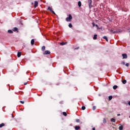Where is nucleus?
Masks as SVG:
<instances>
[{
    "label": "nucleus",
    "instance_id": "obj_1",
    "mask_svg": "<svg viewBox=\"0 0 130 130\" xmlns=\"http://www.w3.org/2000/svg\"><path fill=\"white\" fill-rule=\"evenodd\" d=\"M72 19H73V17L72 16V15L69 14V17H67L66 20L67 22H71V20H72Z\"/></svg>",
    "mask_w": 130,
    "mask_h": 130
},
{
    "label": "nucleus",
    "instance_id": "obj_2",
    "mask_svg": "<svg viewBox=\"0 0 130 130\" xmlns=\"http://www.w3.org/2000/svg\"><path fill=\"white\" fill-rule=\"evenodd\" d=\"M47 10L50 11L51 12V13H52V14H53V15H56L55 12H54V11H53V10H52V8L49 7L48 8Z\"/></svg>",
    "mask_w": 130,
    "mask_h": 130
},
{
    "label": "nucleus",
    "instance_id": "obj_3",
    "mask_svg": "<svg viewBox=\"0 0 130 130\" xmlns=\"http://www.w3.org/2000/svg\"><path fill=\"white\" fill-rule=\"evenodd\" d=\"M88 2L89 9H91V8H92V7H93V6L91 5H92V0H88Z\"/></svg>",
    "mask_w": 130,
    "mask_h": 130
},
{
    "label": "nucleus",
    "instance_id": "obj_4",
    "mask_svg": "<svg viewBox=\"0 0 130 130\" xmlns=\"http://www.w3.org/2000/svg\"><path fill=\"white\" fill-rule=\"evenodd\" d=\"M122 58L123 59H125V58H127V55L125 53L124 54H122Z\"/></svg>",
    "mask_w": 130,
    "mask_h": 130
},
{
    "label": "nucleus",
    "instance_id": "obj_5",
    "mask_svg": "<svg viewBox=\"0 0 130 130\" xmlns=\"http://www.w3.org/2000/svg\"><path fill=\"white\" fill-rule=\"evenodd\" d=\"M43 54L46 55V54H50V51L48 50H46L45 52H44Z\"/></svg>",
    "mask_w": 130,
    "mask_h": 130
},
{
    "label": "nucleus",
    "instance_id": "obj_6",
    "mask_svg": "<svg viewBox=\"0 0 130 130\" xmlns=\"http://www.w3.org/2000/svg\"><path fill=\"white\" fill-rule=\"evenodd\" d=\"M37 7H38V2L35 1L34 8H37Z\"/></svg>",
    "mask_w": 130,
    "mask_h": 130
},
{
    "label": "nucleus",
    "instance_id": "obj_7",
    "mask_svg": "<svg viewBox=\"0 0 130 130\" xmlns=\"http://www.w3.org/2000/svg\"><path fill=\"white\" fill-rule=\"evenodd\" d=\"M78 7L80 8V7H82V2H81V1L78 2Z\"/></svg>",
    "mask_w": 130,
    "mask_h": 130
},
{
    "label": "nucleus",
    "instance_id": "obj_8",
    "mask_svg": "<svg viewBox=\"0 0 130 130\" xmlns=\"http://www.w3.org/2000/svg\"><path fill=\"white\" fill-rule=\"evenodd\" d=\"M80 128H81V127H80V126H75V129L76 130L80 129Z\"/></svg>",
    "mask_w": 130,
    "mask_h": 130
},
{
    "label": "nucleus",
    "instance_id": "obj_9",
    "mask_svg": "<svg viewBox=\"0 0 130 130\" xmlns=\"http://www.w3.org/2000/svg\"><path fill=\"white\" fill-rule=\"evenodd\" d=\"M103 38L104 39H105V40H106V42H108V39L107 38V37L104 36V37H103Z\"/></svg>",
    "mask_w": 130,
    "mask_h": 130
},
{
    "label": "nucleus",
    "instance_id": "obj_10",
    "mask_svg": "<svg viewBox=\"0 0 130 130\" xmlns=\"http://www.w3.org/2000/svg\"><path fill=\"white\" fill-rule=\"evenodd\" d=\"M110 32H112V33H113V34H115L116 33H117V31H113V30H112V29L110 30Z\"/></svg>",
    "mask_w": 130,
    "mask_h": 130
},
{
    "label": "nucleus",
    "instance_id": "obj_11",
    "mask_svg": "<svg viewBox=\"0 0 130 130\" xmlns=\"http://www.w3.org/2000/svg\"><path fill=\"white\" fill-rule=\"evenodd\" d=\"M35 42V41H34V39H32V40H31V44L32 45H34Z\"/></svg>",
    "mask_w": 130,
    "mask_h": 130
},
{
    "label": "nucleus",
    "instance_id": "obj_12",
    "mask_svg": "<svg viewBox=\"0 0 130 130\" xmlns=\"http://www.w3.org/2000/svg\"><path fill=\"white\" fill-rule=\"evenodd\" d=\"M21 52H18L17 53V56H18V57H21Z\"/></svg>",
    "mask_w": 130,
    "mask_h": 130
},
{
    "label": "nucleus",
    "instance_id": "obj_13",
    "mask_svg": "<svg viewBox=\"0 0 130 130\" xmlns=\"http://www.w3.org/2000/svg\"><path fill=\"white\" fill-rule=\"evenodd\" d=\"M93 40H96L97 39V35H94L93 38Z\"/></svg>",
    "mask_w": 130,
    "mask_h": 130
},
{
    "label": "nucleus",
    "instance_id": "obj_14",
    "mask_svg": "<svg viewBox=\"0 0 130 130\" xmlns=\"http://www.w3.org/2000/svg\"><path fill=\"white\" fill-rule=\"evenodd\" d=\"M119 130H122V129H123V126H122V125L120 126L119 127Z\"/></svg>",
    "mask_w": 130,
    "mask_h": 130
},
{
    "label": "nucleus",
    "instance_id": "obj_15",
    "mask_svg": "<svg viewBox=\"0 0 130 130\" xmlns=\"http://www.w3.org/2000/svg\"><path fill=\"white\" fill-rule=\"evenodd\" d=\"M3 126H5V123H2L0 124V128L3 127Z\"/></svg>",
    "mask_w": 130,
    "mask_h": 130
},
{
    "label": "nucleus",
    "instance_id": "obj_16",
    "mask_svg": "<svg viewBox=\"0 0 130 130\" xmlns=\"http://www.w3.org/2000/svg\"><path fill=\"white\" fill-rule=\"evenodd\" d=\"M122 84H126V80H123L122 81Z\"/></svg>",
    "mask_w": 130,
    "mask_h": 130
},
{
    "label": "nucleus",
    "instance_id": "obj_17",
    "mask_svg": "<svg viewBox=\"0 0 130 130\" xmlns=\"http://www.w3.org/2000/svg\"><path fill=\"white\" fill-rule=\"evenodd\" d=\"M60 44V45H65L66 44H67V43L61 42Z\"/></svg>",
    "mask_w": 130,
    "mask_h": 130
},
{
    "label": "nucleus",
    "instance_id": "obj_18",
    "mask_svg": "<svg viewBox=\"0 0 130 130\" xmlns=\"http://www.w3.org/2000/svg\"><path fill=\"white\" fill-rule=\"evenodd\" d=\"M113 88L114 89V90H116V89H117V85H114L113 87Z\"/></svg>",
    "mask_w": 130,
    "mask_h": 130
},
{
    "label": "nucleus",
    "instance_id": "obj_19",
    "mask_svg": "<svg viewBox=\"0 0 130 130\" xmlns=\"http://www.w3.org/2000/svg\"><path fill=\"white\" fill-rule=\"evenodd\" d=\"M111 121H112V122H115V119L114 118H112L111 119Z\"/></svg>",
    "mask_w": 130,
    "mask_h": 130
},
{
    "label": "nucleus",
    "instance_id": "obj_20",
    "mask_svg": "<svg viewBox=\"0 0 130 130\" xmlns=\"http://www.w3.org/2000/svg\"><path fill=\"white\" fill-rule=\"evenodd\" d=\"M42 50L43 51H44V50H45V46H43L42 47Z\"/></svg>",
    "mask_w": 130,
    "mask_h": 130
},
{
    "label": "nucleus",
    "instance_id": "obj_21",
    "mask_svg": "<svg viewBox=\"0 0 130 130\" xmlns=\"http://www.w3.org/2000/svg\"><path fill=\"white\" fill-rule=\"evenodd\" d=\"M13 31H18V28H17V27H14V28H13Z\"/></svg>",
    "mask_w": 130,
    "mask_h": 130
},
{
    "label": "nucleus",
    "instance_id": "obj_22",
    "mask_svg": "<svg viewBox=\"0 0 130 130\" xmlns=\"http://www.w3.org/2000/svg\"><path fill=\"white\" fill-rule=\"evenodd\" d=\"M8 33L12 34V33H13V30L9 29L8 30Z\"/></svg>",
    "mask_w": 130,
    "mask_h": 130
},
{
    "label": "nucleus",
    "instance_id": "obj_23",
    "mask_svg": "<svg viewBox=\"0 0 130 130\" xmlns=\"http://www.w3.org/2000/svg\"><path fill=\"white\" fill-rule=\"evenodd\" d=\"M82 110H85L86 109V107L85 106H82L81 108Z\"/></svg>",
    "mask_w": 130,
    "mask_h": 130
},
{
    "label": "nucleus",
    "instance_id": "obj_24",
    "mask_svg": "<svg viewBox=\"0 0 130 130\" xmlns=\"http://www.w3.org/2000/svg\"><path fill=\"white\" fill-rule=\"evenodd\" d=\"M69 27L70 28H72V27H73V25H72V23H70V24H69Z\"/></svg>",
    "mask_w": 130,
    "mask_h": 130
},
{
    "label": "nucleus",
    "instance_id": "obj_25",
    "mask_svg": "<svg viewBox=\"0 0 130 130\" xmlns=\"http://www.w3.org/2000/svg\"><path fill=\"white\" fill-rule=\"evenodd\" d=\"M112 99V96L110 95L109 96V100L110 101Z\"/></svg>",
    "mask_w": 130,
    "mask_h": 130
},
{
    "label": "nucleus",
    "instance_id": "obj_26",
    "mask_svg": "<svg viewBox=\"0 0 130 130\" xmlns=\"http://www.w3.org/2000/svg\"><path fill=\"white\" fill-rule=\"evenodd\" d=\"M63 115H64V116H67V113H66L65 112H63Z\"/></svg>",
    "mask_w": 130,
    "mask_h": 130
},
{
    "label": "nucleus",
    "instance_id": "obj_27",
    "mask_svg": "<svg viewBox=\"0 0 130 130\" xmlns=\"http://www.w3.org/2000/svg\"><path fill=\"white\" fill-rule=\"evenodd\" d=\"M121 63L122 66H124L125 64V62H124V61H122Z\"/></svg>",
    "mask_w": 130,
    "mask_h": 130
},
{
    "label": "nucleus",
    "instance_id": "obj_28",
    "mask_svg": "<svg viewBox=\"0 0 130 130\" xmlns=\"http://www.w3.org/2000/svg\"><path fill=\"white\" fill-rule=\"evenodd\" d=\"M76 122H80V119H77L76 120Z\"/></svg>",
    "mask_w": 130,
    "mask_h": 130
},
{
    "label": "nucleus",
    "instance_id": "obj_29",
    "mask_svg": "<svg viewBox=\"0 0 130 130\" xmlns=\"http://www.w3.org/2000/svg\"><path fill=\"white\" fill-rule=\"evenodd\" d=\"M125 66H126V67H129V63H127L125 64Z\"/></svg>",
    "mask_w": 130,
    "mask_h": 130
},
{
    "label": "nucleus",
    "instance_id": "obj_30",
    "mask_svg": "<svg viewBox=\"0 0 130 130\" xmlns=\"http://www.w3.org/2000/svg\"><path fill=\"white\" fill-rule=\"evenodd\" d=\"M96 109V106H93V110H95Z\"/></svg>",
    "mask_w": 130,
    "mask_h": 130
},
{
    "label": "nucleus",
    "instance_id": "obj_31",
    "mask_svg": "<svg viewBox=\"0 0 130 130\" xmlns=\"http://www.w3.org/2000/svg\"><path fill=\"white\" fill-rule=\"evenodd\" d=\"M20 103H21L22 104H24V102L23 101H20Z\"/></svg>",
    "mask_w": 130,
    "mask_h": 130
},
{
    "label": "nucleus",
    "instance_id": "obj_32",
    "mask_svg": "<svg viewBox=\"0 0 130 130\" xmlns=\"http://www.w3.org/2000/svg\"><path fill=\"white\" fill-rule=\"evenodd\" d=\"M92 26L93 27H95V23L92 22Z\"/></svg>",
    "mask_w": 130,
    "mask_h": 130
},
{
    "label": "nucleus",
    "instance_id": "obj_33",
    "mask_svg": "<svg viewBox=\"0 0 130 130\" xmlns=\"http://www.w3.org/2000/svg\"><path fill=\"white\" fill-rule=\"evenodd\" d=\"M104 122L105 123V122H106V120L105 119H104V120H103Z\"/></svg>",
    "mask_w": 130,
    "mask_h": 130
},
{
    "label": "nucleus",
    "instance_id": "obj_34",
    "mask_svg": "<svg viewBox=\"0 0 130 130\" xmlns=\"http://www.w3.org/2000/svg\"><path fill=\"white\" fill-rule=\"evenodd\" d=\"M27 83H28V82H25L24 83V85H27Z\"/></svg>",
    "mask_w": 130,
    "mask_h": 130
},
{
    "label": "nucleus",
    "instance_id": "obj_35",
    "mask_svg": "<svg viewBox=\"0 0 130 130\" xmlns=\"http://www.w3.org/2000/svg\"><path fill=\"white\" fill-rule=\"evenodd\" d=\"M128 104L130 106V101L128 103Z\"/></svg>",
    "mask_w": 130,
    "mask_h": 130
},
{
    "label": "nucleus",
    "instance_id": "obj_36",
    "mask_svg": "<svg viewBox=\"0 0 130 130\" xmlns=\"http://www.w3.org/2000/svg\"><path fill=\"white\" fill-rule=\"evenodd\" d=\"M92 130H95V127L92 128Z\"/></svg>",
    "mask_w": 130,
    "mask_h": 130
},
{
    "label": "nucleus",
    "instance_id": "obj_37",
    "mask_svg": "<svg viewBox=\"0 0 130 130\" xmlns=\"http://www.w3.org/2000/svg\"><path fill=\"white\" fill-rule=\"evenodd\" d=\"M95 26H96L97 27H98V25L96 24Z\"/></svg>",
    "mask_w": 130,
    "mask_h": 130
},
{
    "label": "nucleus",
    "instance_id": "obj_38",
    "mask_svg": "<svg viewBox=\"0 0 130 130\" xmlns=\"http://www.w3.org/2000/svg\"><path fill=\"white\" fill-rule=\"evenodd\" d=\"M117 115H118V116H119L120 115V114H118Z\"/></svg>",
    "mask_w": 130,
    "mask_h": 130
},
{
    "label": "nucleus",
    "instance_id": "obj_39",
    "mask_svg": "<svg viewBox=\"0 0 130 130\" xmlns=\"http://www.w3.org/2000/svg\"><path fill=\"white\" fill-rule=\"evenodd\" d=\"M34 3H31V5H34Z\"/></svg>",
    "mask_w": 130,
    "mask_h": 130
},
{
    "label": "nucleus",
    "instance_id": "obj_40",
    "mask_svg": "<svg viewBox=\"0 0 130 130\" xmlns=\"http://www.w3.org/2000/svg\"><path fill=\"white\" fill-rule=\"evenodd\" d=\"M78 48H75V49H78Z\"/></svg>",
    "mask_w": 130,
    "mask_h": 130
}]
</instances>
